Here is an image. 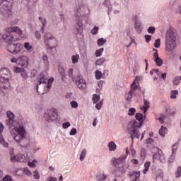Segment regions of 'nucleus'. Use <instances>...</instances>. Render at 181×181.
Returning <instances> with one entry per match:
<instances>
[{
  "instance_id": "1",
  "label": "nucleus",
  "mask_w": 181,
  "mask_h": 181,
  "mask_svg": "<svg viewBox=\"0 0 181 181\" xmlns=\"http://www.w3.org/2000/svg\"><path fill=\"white\" fill-rule=\"evenodd\" d=\"M4 40L8 43L7 50L13 54L15 50V43H11L13 40H19L22 37V30L18 26L8 27L5 30V34L1 35Z\"/></svg>"
},
{
  "instance_id": "2",
  "label": "nucleus",
  "mask_w": 181,
  "mask_h": 181,
  "mask_svg": "<svg viewBox=\"0 0 181 181\" xmlns=\"http://www.w3.org/2000/svg\"><path fill=\"white\" fill-rule=\"evenodd\" d=\"M6 124L9 128L13 127L14 131L16 132L17 134L14 136V140L17 144H20V146L23 148H26L29 144V141L26 138V131L25 130V127L23 125L21 124L19 127L15 126L13 124V119H8L6 120Z\"/></svg>"
},
{
  "instance_id": "3",
  "label": "nucleus",
  "mask_w": 181,
  "mask_h": 181,
  "mask_svg": "<svg viewBox=\"0 0 181 181\" xmlns=\"http://www.w3.org/2000/svg\"><path fill=\"white\" fill-rule=\"evenodd\" d=\"M90 13V8L87 6L81 5L79 6V8L77 10V12L75 13V30L74 34L77 37L81 38L83 35L81 34L83 32V20L81 18H84L86 15H88Z\"/></svg>"
},
{
  "instance_id": "4",
  "label": "nucleus",
  "mask_w": 181,
  "mask_h": 181,
  "mask_svg": "<svg viewBox=\"0 0 181 181\" xmlns=\"http://www.w3.org/2000/svg\"><path fill=\"white\" fill-rule=\"evenodd\" d=\"M136 119L139 121V123L136 122V120H132L128 123L127 126V132H129V135L132 141H134V138H137L139 139V130L138 128H141L142 127V123L144 122V115L141 113H136L135 115Z\"/></svg>"
},
{
  "instance_id": "5",
  "label": "nucleus",
  "mask_w": 181,
  "mask_h": 181,
  "mask_svg": "<svg viewBox=\"0 0 181 181\" xmlns=\"http://www.w3.org/2000/svg\"><path fill=\"white\" fill-rule=\"evenodd\" d=\"M176 33L170 31L165 37V50L170 53L176 47Z\"/></svg>"
},
{
  "instance_id": "6",
  "label": "nucleus",
  "mask_w": 181,
  "mask_h": 181,
  "mask_svg": "<svg viewBox=\"0 0 181 181\" xmlns=\"http://www.w3.org/2000/svg\"><path fill=\"white\" fill-rule=\"evenodd\" d=\"M127 159V155H123L118 158H113L112 162L114 166L117 169L119 172H124V163Z\"/></svg>"
},
{
  "instance_id": "7",
  "label": "nucleus",
  "mask_w": 181,
  "mask_h": 181,
  "mask_svg": "<svg viewBox=\"0 0 181 181\" xmlns=\"http://www.w3.org/2000/svg\"><path fill=\"white\" fill-rule=\"evenodd\" d=\"M44 42L46 46H53L57 43V40L51 33L47 32L44 35Z\"/></svg>"
},
{
  "instance_id": "8",
  "label": "nucleus",
  "mask_w": 181,
  "mask_h": 181,
  "mask_svg": "<svg viewBox=\"0 0 181 181\" xmlns=\"http://www.w3.org/2000/svg\"><path fill=\"white\" fill-rule=\"evenodd\" d=\"M9 76H11L9 69L7 68L0 69V81L2 83H9Z\"/></svg>"
},
{
  "instance_id": "9",
  "label": "nucleus",
  "mask_w": 181,
  "mask_h": 181,
  "mask_svg": "<svg viewBox=\"0 0 181 181\" xmlns=\"http://www.w3.org/2000/svg\"><path fill=\"white\" fill-rule=\"evenodd\" d=\"M45 118L47 121H54L57 118V112L55 109H51L45 112Z\"/></svg>"
},
{
  "instance_id": "10",
  "label": "nucleus",
  "mask_w": 181,
  "mask_h": 181,
  "mask_svg": "<svg viewBox=\"0 0 181 181\" xmlns=\"http://www.w3.org/2000/svg\"><path fill=\"white\" fill-rule=\"evenodd\" d=\"M18 66H21L23 69L29 67V57L26 55L18 56Z\"/></svg>"
},
{
  "instance_id": "11",
  "label": "nucleus",
  "mask_w": 181,
  "mask_h": 181,
  "mask_svg": "<svg viewBox=\"0 0 181 181\" xmlns=\"http://www.w3.org/2000/svg\"><path fill=\"white\" fill-rule=\"evenodd\" d=\"M76 84L80 90H86L87 87V83H86V81L83 78V76L81 75L76 77Z\"/></svg>"
},
{
  "instance_id": "12",
  "label": "nucleus",
  "mask_w": 181,
  "mask_h": 181,
  "mask_svg": "<svg viewBox=\"0 0 181 181\" xmlns=\"http://www.w3.org/2000/svg\"><path fill=\"white\" fill-rule=\"evenodd\" d=\"M46 83H47V73L46 72H42L40 74L39 78H37V91L39 92V86H40L42 84H46Z\"/></svg>"
},
{
  "instance_id": "13",
  "label": "nucleus",
  "mask_w": 181,
  "mask_h": 181,
  "mask_svg": "<svg viewBox=\"0 0 181 181\" xmlns=\"http://www.w3.org/2000/svg\"><path fill=\"white\" fill-rule=\"evenodd\" d=\"M11 162H26L28 160V155H23L19 153L17 156L11 155Z\"/></svg>"
},
{
  "instance_id": "14",
  "label": "nucleus",
  "mask_w": 181,
  "mask_h": 181,
  "mask_svg": "<svg viewBox=\"0 0 181 181\" xmlns=\"http://www.w3.org/2000/svg\"><path fill=\"white\" fill-rule=\"evenodd\" d=\"M156 149L158 151L153 155V162L159 160L162 163H165V156L162 154V151H159L158 148H156Z\"/></svg>"
},
{
  "instance_id": "15",
  "label": "nucleus",
  "mask_w": 181,
  "mask_h": 181,
  "mask_svg": "<svg viewBox=\"0 0 181 181\" xmlns=\"http://www.w3.org/2000/svg\"><path fill=\"white\" fill-rule=\"evenodd\" d=\"M127 176L131 177L132 181H140L139 177L141 176V172L139 171H130Z\"/></svg>"
},
{
  "instance_id": "16",
  "label": "nucleus",
  "mask_w": 181,
  "mask_h": 181,
  "mask_svg": "<svg viewBox=\"0 0 181 181\" xmlns=\"http://www.w3.org/2000/svg\"><path fill=\"white\" fill-rule=\"evenodd\" d=\"M0 8L4 11H8L11 8V3L8 0H0Z\"/></svg>"
},
{
  "instance_id": "17",
  "label": "nucleus",
  "mask_w": 181,
  "mask_h": 181,
  "mask_svg": "<svg viewBox=\"0 0 181 181\" xmlns=\"http://www.w3.org/2000/svg\"><path fill=\"white\" fill-rule=\"evenodd\" d=\"M134 29L137 33H141L144 26L142 25V21L136 20L134 23Z\"/></svg>"
},
{
  "instance_id": "18",
  "label": "nucleus",
  "mask_w": 181,
  "mask_h": 181,
  "mask_svg": "<svg viewBox=\"0 0 181 181\" xmlns=\"http://www.w3.org/2000/svg\"><path fill=\"white\" fill-rule=\"evenodd\" d=\"M107 180V175L103 170H99L96 175L97 181H105Z\"/></svg>"
},
{
  "instance_id": "19",
  "label": "nucleus",
  "mask_w": 181,
  "mask_h": 181,
  "mask_svg": "<svg viewBox=\"0 0 181 181\" xmlns=\"http://www.w3.org/2000/svg\"><path fill=\"white\" fill-rule=\"evenodd\" d=\"M22 49H23V45L20 43H15L13 54H19L22 52Z\"/></svg>"
},
{
  "instance_id": "20",
  "label": "nucleus",
  "mask_w": 181,
  "mask_h": 181,
  "mask_svg": "<svg viewBox=\"0 0 181 181\" xmlns=\"http://www.w3.org/2000/svg\"><path fill=\"white\" fill-rule=\"evenodd\" d=\"M56 45H47V49L51 54H56L57 53V49L56 48Z\"/></svg>"
},
{
  "instance_id": "21",
  "label": "nucleus",
  "mask_w": 181,
  "mask_h": 181,
  "mask_svg": "<svg viewBox=\"0 0 181 181\" xmlns=\"http://www.w3.org/2000/svg\"><path fill=\"white\" fill-rule=\"evenodd\" d=\"M153 59L158 67H160V66H162V64H163V59H161L160 57H159V55L153 57Z\"/></svg>"
},
{
  "instance_id": "22",
  "label": "nucleus",
  "mask_w": 181,
  "mask_h": 181,
  "mask_svg": "<svg viewBox=\"0 0 181 181\" xmlns=\"http://www.w3.org/2000/svg\"><path fill=\"white\" fill-rule=\"evenodd\" d=\"M108 148L110 152H114L117 149V144H115V142L110 141L108 144Z\"/></svg>"
},
{
  "instance_id": "23",
  "label": "nucleus",
  "mask_w": 181,
  "mask_h": 181,
  "mask_svg": "<svg viewBox=\"0 0 181 181\" xmlns=\"http://www.w3.org/2000/svg\"><path fill=\"white\" fill-rule=\"evenodd\" d=\"M168 134V129L166 127L161 126L160 129H159V135L164 138L165 135Z\"/></svg>"
},
{
  "instance_id": "24",
  "label": "nucleus",
  "mask_w": 181,
  "mask_h": 181,
  "mask_svg": "<svg viewBox=\"0 0 181 181\" xmlns=\"http://www.w3.org/2000/svg\"><path fill=\"white\" fill-rule=\"evenodd\" d=\"M103 5H104V6H106V8H108L107 13H108V15H110V12H111V11H112V6L110 4V0H105L103 1Z\"/></svg>"
},
{
  "instance_id": "25",
  "label": "nucleus",
  "mask_w": 181,
  "mask_h": 181,
  "mask_svg": "<svg viewBox=\"0 0 181 181\" xmlns=\"http://www.w3.org/2000/svg\"><path fill=\"white\" fill-rule=\"evenodd\" d=\"M136 91H141V87H139V86L135 85L134 86H131L129 93H132V94H135Z\"/></svg>"
},
{
  "instance_id": "26",
  "label": "nucleus",
  "mask_w": 181,
  "mask_h": 181,
  "mask_svg": "<svg viewBox=\"0 0 181 181\" xmlns=\"http://www.w3.org/2000/svg\"><path fill=\"white\" fill-rule=\"evenodd\" d=\"M39 21L42 25L41 28V32L43 33V32H45V28L46 27V20L43 18V17H39Z\"/></svg>"
},
{
  "instance_id": "27",
  "label": "nucleus",
  "mask_w": 181,
  "mask_h": 181,
  "mask_svg": "<svg viewBox=\"0 0 181 181\" xmlns=\"http://www.w3.org/2000/svg\"><path fill=\"white\" fill-rule=\"evenodd\" d=\"M24 49H25V50H27V52H29L33 51V47L30 45V43L29 42H25L24 44Z\"/></svg>"
},
{
  "instance_id": "28",
  "label": "nucleus",
  "mask_w": 181,
  "mask_h": 181,
  "mask_svg": "<svg viewBox=\"0 0 181 181\" xmlns=\"http://www.w3.org/2000/svg\"><path fill=\"white\" fill-rule=\"evenodd\" d=\"M144 168H145L143 170V173H144V175H146L148 170H149V168H151V162L147 161L146 163H145Z\"/></svg>"
},
{
  "instance_id": "29",
  "label": "nucleus",
  "mask_w": 181,
  "mask_h": 181,
  "mask_svg": "<svg viewBox=\"0 0 181 181\" xmlns=\"http://www.w3.org/2000/svg\"><path fill=\"white\" fill-rule=\"evenodd\" d=\"M87 155V150L86 149H83L81 154H80V160L81 162H83V160H84V159L86 158V156Z\"/></svg>"
},
{
  "instance_id": "30",
  "label": "nucleus",
  "mask_w": 181,
  "mask_h": 181,
  "mask_svg": "<svg viewBox=\"0 0 181 181\" xmlns=\"http://www.w3.org/2000/svg\"><path fill=\"white\" fill-rule=\"evenodd\" d=\"M180 80H181L180 76H175L173 80V83L174 84V86H177L180 83Z\"/></svg>"
},
{
  "instance_id": "31",
  "label": "nucleus",
  "mask_w": 181,
  "mask_h": 181,
  "mask_svg": "<svg viewBox=\"0 0 181 181\" xmlns=\"http://www.w3.org/2000/svg\"><path fill=\"white\" fill-rule=\"evenodd\" d=\"M42 60L43 61L45 66H49V58L46 54L42 56Z\"/></svg>"
},
{
  "instance_id": "32",
  "label": "nucleus",
  "mask_w": 181,
  "mask_h": 181,
  "mask_svg": "<svg viewBox=\"0 0 181 181\" xmlns=\"http://www.w3.org/2000/svg\"><path fill=\"white\" fill-rule=\"evenodd\" d=\"M93 104H97L100 101V95L94 94L92 98Z\"/></svg>"
},
{
  "instance_id": "33",
  "label": "nucleus",
  "mask_w": 181,
  "mask_h": 181,
  "mask_svg": "<svg viewBox=\"0 0 181 181\" xmlns=\"http://www.w3.org/2000/svg\"><path fill=\"white\" fill-rule=\"evenodd\" d=\"M144 106L143 107L144 112H146L147 110H149V101L144 99Z\"/></svg>"
},
{
  "instance_id": "34",
  "label": "nucleus",
  "mask_w": 181,
  "mask_h": 181,
  "mask_svg": "<svg viewBox=\"0 0 181 181\" xmlns=\"http://www.w3.org/2000/svg\"><path fill=\"white\" fill-rule=\"evenodd\" d=\"M78 59H80V56L78 54L73 55L71 57L72 63L76 64V63H78Z\"/></svg>"
},
{
  "instance_id": "35",
  "label": "nucleus",
  "mask_w": 181,
  "mask_h": 181,
  "mask_svg": "<svg viewBox=\"0 0 181 181\" xmlns=\"http://www.w3.org/2000/svg\"><path fill=\"white\" fill-rule=\"evenodd\" d=\"M105 63V58H100L95 62L96 66H103Z\"/></svg>"
},
{
  "instance_id": "36",
  "label": "nucleus",
  "mask_w": 181,
  "mask_h": 181,
  "mask_svg": "<svg viewBox=\"0 0 181 181\" xmlns=\"http://www.w3.org/2000/svg\"><path fill=\"white\" fill-rule=\"evenodd\" d=\"M97 43H98V46H104V45H105V43H107V40H105L104 38L98 39Z\"/></svg>"
},
{
  "instance_id": "37",
  "label": "nucleus",
  "mask_w": 181,
  "mask_h": 181,
  "mask_svg": "<svg viewBox=\"0 0 181 181\" xmlns=\"http://www.w3.org/2000/svg\"><path fill=\"white\" fill-rule=\"evenodd\" d=\"M175 159H176V153H172L168 158V163H173Z\"/></svg>"
},
{
  "instance_id": "38",
  "label": "nucleus",
  "mask_w": 181,
  "mask_h": 181,
  "mask_svg": "<svg viewBox=\"0 0 181 181\" xmlns=\"http://www.w3.org/2000/svg\"><path fill=\"white\" fill-rule=\"evenodd\" d=\"M7 118L8 119H15V114L12 112L11 111H7Z\"/></svg>"
},
{
  "instance_id": "39",
  "label": "nucleus",
  "mask_w": 181,
  "mask_h": 181,
  "mask_svg": "<svg viewBox=\"0 0 181 181\" xmlns=\"http://www.w3.org/2000/svg\"><path fill=\"white\" fill-rule=\"evenodd\" d=\"M177 94H179V91L177 90H172L171 91V95H170V98L175 100L177 95Z\"/></svg>"
},
{
  "instance_id": "40",
  "label": "nucleus",
  "mask_w": 181,
  "mask_h": 181,
  "mask_svg": "<svg viewBox=\"0 0 181 181\" xmlns=\"http://www.w3.org/2000/svg\"><path fill=\"white\" fill-rule=\"evenodd\" d=\"M103 52H104V48H100L99 49H97L95 51L96 57H101V55L103 54Z\"/></svg>"
},
{
  "instance_id": "41",
  "label": "nucleus",
  "mask_w": 181,
  "mask_h": 181,
  "mask_svg": "<svg viewBox=\"0 0 181 181\" xmlns=\"http://www.w3.org/2000/svg\"><path fill=\"white\" fill-rule=\"evenodd\" d=\"M0 144L4 146V148H8V144L5 141V139H4V137L2 136H0Z\"/></svg>"
},
{
  "instance_id": "42",
  "label": "nucleus",
  "mask_w": 181,
  "mask_h": 181,
  "mask_svg": "<svg viewBox=\"0 0 181 181\" xmlns=\"http://www.w3.org/2000/svg\"><path fill=\"white\" fill-rule=\"evenodd\" d=\"M135 112H136V110L135 109V107H131L129 109L128 115L132 117V115H134Z\"/></svg>"
},
{
  "instance_id": "43",
  "label": "nucleus",
  "mask_w": 181,
  "mask_h": 181,
  "mask_svg": "<svg viewBox=\"0 0 181 181\" xmlns=\"http://www.w3.org/2000/svg\"><path fill=\"white\" fill-rule=\"evenodd\" d=\"M68 74H69V77H70V78L71 79V81H74V76L73 75V69H70L68 71Z\"/></svg>"
},
{
  "instance_id": "44",
  "label": "nucleus",
  "mask_w": 181,
  "mask_h": 181,
  "mask_svg": "<svg viewBox=\"0 0 181 181\" xmlns=\"http://www.w3.org/2000/svg\"><path fill=\"white\" fill-rule=\"evenodd\" d=\"M153 142H154V141H153L152 139H151V138L148 139L146 141V145H147V146H148V148L151 147V145H153Z\"/></svg>"
},
{
  "instance_id": "45",
  "label": "nucleus",
  "mask_w": 181,
  "mask_h": 181,
  "mask_svg": "<svg viewBox=\"0 0 181 181\" xmlns=\"http://www.w3.org/2000/svg\"><path fill=\"white\" fill-rule=\"evenodd\" d=\"M156 181H163V173H160L156 175Z\"/></svg>"
},
{
  "instance_id": "46",
  "label": "nucleus",
  "mask_w": 181,
  "mask_h": 181,
  "mask_svg": "<svg viewBox=\"0 0 181 181\" xmlns=\"http://www.w3.org/2000/svg\"><path fill=\"white\" fill-rule=\"evenodd\" d=\"M95 77L97 80H100L101 77H103V73L100 71H96Z\"/></svg>"
},
{
  "instance_id": "47",
  "label": "nucleus",
  "mask_w": 181,
  "mask_h": 181,
  "mask_svg": "<svg viewBox=\"0 0 181 181\" xmlns=\"http://www.w3.org/2000/svg\"><path fill=\"white\" fill-rule=\"evenodd\" d=\"M154 47L156 49H159L160 47V39L156 40V42L154 43Z\"/></svg>"
},
{
  "instance_id": "48",
  "label": "nucleus",
  "mask_w": 181,
  "mask_h": 181,
  "mask_svg": "<svg viewBox=\"0 0 181 181\" xmlns=\"http://www.w3.org/2000/svg\"><path fill=\"white\" fill-rule=\"evenodd\" d=\"M59 73L62 76V80H64V76L66 75V71H64V69L61 68L59 69Z\"/></svg>"
},
{
  "instance_id": "49",
  "label": "nucleus",
  "mask_w": 181,
  "mask_h": 181,
  "mask_svg": "<svg viewBox=\"0 0 181 181\" xmlns=\"http://www.w3.org/2000/svg\"><path fill=\"white\" fill-rule=\"evenodd\" d=\"M181 177V167H178L177 172L175 173V177H177V179H179V177Z\"/></svg>"
},
{
  "instance_id": "50",
  "label": "nucleus",
  "mask_w": 181,
  "mask_h": 181,
  "mask_svg": "<svg viewBox=\"0 0 181 181\" xmlns=\"http://www.w3.org/2000/svg\"><path fill=\"white\" fill-rule=\"evenodd\" d=\"M71 108H77L78 107V103L76 101L72 100L70 102Z\"/></svg>"
},
{
  "instance_id": "51",
  "label": "nucleus",
  "mask_w": 181,
  "mask_h": 181,
  "mask_svg": "<svg viewBox=\"0 0 181 181\" xmlns=\"http://www.w3.org/2000/svg\"><path fill=\"white\" fill-rule=\"evenodd\" d=\"M23 172L27 176H30V175H32V172H30V170L28 168H24Z\"/></svg>"
},
{
  "instance_id": "52",
  "label": "nucleus",
  "mask_w": 181,
  "mask_h": 181,
  "mask_svg": "<svg viewBox=\"0 0 181 181\" xmlns=\"http://www.w3.org/2000/svg\"><path fill=\"white\" fill-rule=\"evenodd\" d=\"M23 68H20V67H15L13 68V71L14 73H21L23 71Z\"/></svg>"
},
{
  "instance_id": "53",
  "label": "nucleus",
  "mask_w": 181,
  "mask_h": 181,
  "mask_svg": "<svg viewBox=\"0 0 181 181\" xmlns=\"http://www.w3.org/2000/svg\"><path fill=\"white\" fill-rule=\"evenodd\" d=\"M35 36L38 40H40V39H42V35H40V31L39 30L35 31Z\"/></svg>"
},
{
  "instance_id": "54",
  "label": "nucleus",
  "mask_w": 181,
  "mask_h": 181,
  "mask_svg": "<svg viewBox=\"0 0 181 181\" xmlns=\"http://www.w3.org/2000/svg\"><path fill=\"white\" fill-rule=\"evenodd\" d=\"M155 27H149L147 29L148 33H151V35H153V33H155Z\"/></svg>"
},
{
  "instance_id": "55",
  "label": "nucleus",
  "mask_w": 181,
  "mask_h": 181,
  "mask_svg": "<svg viewBox=\"0 0 181 181\" xmlns=\"http://www.w3.org/2000/svg\"><path fill=\"white\" fill-rule=\"evenodd\" d=\"M21 76L23 77V78H24V80H26V78H28V73L26 72V71H25V69H23V71L21 72Z\"/></svg>"
},
{
  "instance_id": "56",
  "label": "nucleus",
  "mask_w": 181,
  "mask_h": 181,
  "mask_svg": "<svg viewBox=\"0 0 181 181\" xmlns=\"http://www.w3.org/2000/svg\"><path fill=\"white\" fill-rule=\"evenodd\" d=\"M95 107L96 110H101V107H103V100L98 103Z\"/></svg>"
},
{
  "instance_id": "57",
  "label": "nucleus",
  "mask_w": 181,
  "mask_h": 181,
  "mask_svg": "<svg viewBox=\"0 0 181 181\" xmlns=\"http://www.w3.org/2000/svg\"><path fill=\"white\" fill-rule=\"evenodd\" d=\"M92 35H97L98 33V27L95 26L91 30Z\"/></svg>"
},
{
  "instance_id": "58",
  "label": "nucleus",
  "mask_w": 181,
  "mask_h": 181,
  "mask_svg": "<svg viewBox=\"0 0 181 181\" xmlns=\"http://www.w3.org/2000/svg\"><path fill=\"white\" fill-rule=\"evenodd\" d=\"M177 145H179V143H175L173 145L172 153H175L176 155V151H177V148H175V146H177Z\"/></svg>"
},
{
  "instance_id": "59",
  "label": "nucleus",
  "mask_w": 181,
  "mask_h": 181,
  "mask_svg": "<svg viewBox=\"0 0 181 181\" xmlns=\"http://www.w3.org/2000/svg\"><path fill=\"white\" fill-rule=\"evenodd\" d=\"M70 123L69 122H64L62 124V128H64V129H67V128H69V127H70Z\"/></svg>"
},
{
  "instance_id": "60",
  "label": "nucleus",
  "mask_w": 181,
  "mask_h": 181,
  "mask_svg": "<svg viewBox=\"0 0 181 181\" xmlns=\"http://www.w3.org/2000/svg\"><path fill=\"white\" fill-rule=\"evenodd\" d=\"M132 95H134V93H132V92H129L128 96L126 98L127 101H131V100H132Z\"/></svg>"
},
{
  "instance_id": "61",
  "label": "nucleus",
  "mask_w": 181,
  "mask_h": 181,
  "mask_svg": "<svg viewBox=\"0 0 181 181\" xmlns=\"http://www.w3.org/2000/svg\"><path fill=\"white\" fill-rule=\"evenodd\" d=\"M3 181H12V177L11 175H6L4 177Z\"/></svg>"
},
{
  "instance_id": "62",
  "label": "nucleus",
  "mask_w": 181,
  "mask_h": 181,
  "mask_svg": "<svg viewBox=\"0 0 181 181\" xmlns=\"http://www.w3.org/2000/svg\"><path fill=\"white\" fill-rule=\"evenodd\" d=\"M18 61H19V57L18 58L13 57L11 59V63H17V64H18Z\"/></svg>"
},
{
  "instance_id": "63",
  "label": "nucleus",
  "mask_w": 181,
  "mask_h": 181,
  "mask_svg": "<svg viewBox=\"0 0 181 181\" xmlns=\"http://www.w3.org/2000/svg\"><path fill=\"white\" fill-rule=\"evenodd\" d=\"M76 134H77V129L76 128L71 129L69 135H76Z\"/></svg>"
},
{
  "instance_id": "64",
  "label": "nucleus",
  "mask_w": 181,
  "mask_h": 181,
  "mask_svg": "<svg viewBox=\"0 0 181 181\" xmlns=\"http://www.w3.org/2000/svg\"><path fill=\"white\" fill-rule=\"evenodd\" d=\"M33 177L35 179H39V177H40V175H39V172H37V170L34 171Z\"/></svg>"
}]
</instances>
